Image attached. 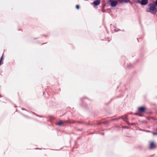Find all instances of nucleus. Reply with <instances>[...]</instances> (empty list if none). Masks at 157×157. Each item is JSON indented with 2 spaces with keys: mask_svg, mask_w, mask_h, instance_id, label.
Segmentation results:
<instances>
[{
  "mask_svg": "<svg viewBox=\"0 0 157 157\" xmlns=\"http://www.w3.org/2000/svg\"><path fill=\"white\" fill-rule=\"evenodd\" d=\"M149 12L153 14H155L156 13V7L154 4H150L149 5Z\"/></svg>",
  "mask_w": 157,
  "mask_h": 157,
  "instance_id": "f257e3e1",
  "label": "nucleus"
},
{
  "mask_svg": "<svg viewBox=\"0 0 157 157\" xmlns=\"http://www.w3.org/2000/svg\"><path fill=\"white\" fill-rule=\"evenodd\" d=\"M146 108L144 106H141L138 108V113H143L145 112Z\"/></svg>",
  "mask_w": 157,
  "mask_h": 157,
  "instance_id": "f03ea898",
  "label": "nucleus"
},
{
  "mask_svg": "<svg viewBox=\"0 0 157 157\" xmlns=\"http://www.w3.org/2000/svg\"><path fill=\"white\" fill-rule=\"evenodd\" d=\"M149 148L150 149H153L156 148V144L154 141H151L149 143Z\"/></svg>",
  "mask_w": 157,
  "mask_h": 157,
  "instance_id": "7ed1b4c3",
  "label": "nucleus"
},
{
  "mask_svg": "<svg viewBox=\"0 0 157 157\" xmlns=\"http://www.w3.org/2000/svg\"><path fill=\"white\" fill-rule=\"evenodd\" d=\"M108 2H110V5L112 7H115L117 4V2L116 1L113 0H109Z\"/></svg>",
  "mask_w": 157,
  "mask_h": 157,
  "instance_id": "20e7f679",
  "label": "nucleus"
},
{
  "mask_svg": "<svg viewBox=\"0 0 157 157\" xmlns=\"http://www.w3.org/2000/svg\"><path fill=\"white\" fill-rule=\"evenodd\" d=\"M138 2L141 4L142 5H145L148 3L147 0H142L141 2L139 1H138Z\"/></svg>",
  "mask_w": 157,
  "mask_h": 157,
  "instance_id": "39448f33",
  "label": "nucleus"
},
{
  "mask_svg": "<svg viewBox=\"0 0 157 157\" xmlns=\"http://www.w3.org/2000/svg\"><path fill=\"white\" fill-rule=\"evenodd\" d=\"M100 2V0H96L93 2V4L95 6H97L99 5Z\"/></svg>",
  "mask_w": 157,
  "mask_h": 157,
  "instance_id": "423d86ee",
  "label": "nucleus"
},
{
  "mask_svg": "<svg viewBox=\"0 0 157 157\" xmlns=\"http://www.w3.org/2000/svg\"><path fill=\"white\" fill-rule=\"evenodd\" d=\"M65 122L63 121H60L59 122L57 123V124L59 126H61L63 125L65 123Z\"/></svg>",
  "mask_w": 157,
  "mask_h": 157,
  "instance_id": "0eeeda50",
  "label": "nucleus"
},
{
  "mask_svg": "<svg viewBox=\"0 0 157 157\" xmlns=\"http://www.w3.org/2000/svg\"><path fill=\"white\" fill-rule=\"evenodd\" d=\"M129 2H130V1L129 0H123L122 1H121V3H127Z\"/></svg>",
  "mask_w": 157,
  "mask_h": 157,
  "instance_id": "6e6552de",
  "label": "nucleus"
},
{
  "mask_svg": "<svg viewBox=\"0 0 157 157\" xmlns=\"http://www.w3.org/2000/svg\"><path fill=\"white\" fill-rule=\"evenodd\" d=\"M122 119L125 121H126L127 119V117L126 116L123 117H122Z\"/></svg>",
  "mask_w": 157,
  "mask_h": 157,
  "instance_id": "1a4fd4ad",
  "label": "nucleus"
},
{
  "mask_svg": "<svg viewBox=\"0 0 157 157\" xmlns=\"http://www.w3.org/2000/svg\"><path fill=\"white\" fill-rule=\"evenodd\" d=\"M3 54L2 56V57H1L0 60V65L1 64V63L2 61V59H3Z\"/></svg>",
  "mask_w": 157,
  "mask_h": 157,
  "instance_id": "9d476101",
  "label": "nucleus"
},
{
  "mask_svg": "<svg viewBox=\"0 0 157 157\" xmlns=\"http://www.w3.org/2000/svg\"><path fill=\"white\" fill-rule=\"evenodd\" d=\"M76 8L77 9H79V6L78 5H77L76 6Z\"/></svg>",
  "mask_w": 157,
  "mask_h": 157,
  "instance_id": "9b49d317",
  "label": "nucleus"
},
{
  "mask_svg": "<svg viewBox=\"0 0 157 157\" xmlns=\"http://www.w3.org/2000/svg\"><path fill=\"white\" fill-rule=\"evenodd\" d=\"M155 6H157V0H156L155 2Z\"/></svg>",
  "mask_w": 157,
  "mask_h": 157,
  "instance_id": "f8f14e48",
  "label": "nucleus"
},
{
  "mask_svg": "<svg viewBox=\"0 0 157 157\" xmlns=\"http://www.w3.org/2000/svg\"><path fill=\"white\" fill-rule=\"evenodd\" d=\"M152 134L154 135H157V132H152Z\"/></svg>",
  "mask_w": 157,
  "mask_h": 157,
  "instance_id": "ddd939ff",
  "label": "nucleus"
},
{
  "mask_svg": "<svg viewBox=\"0 0 157 157\" xmlns=\"http://www.w3.org/2000/svg\"><path fill=\"white\" fill-rule=\"evenodd\" d=\"M117 0L120 3H121V2L123 0Z\"/></svg>",
  "mask_w": 157,
  "mask_h": 157,
  "instance_id": "4468645a",
  "label": "nucleus"
},
{
  "mask_svg": "<svg viewBox=\"0 0 157 157\" xmlns=\"http://www.w3.org/2000/svg\"><path fill=\"white\" fill-rule=\"evenodd\" d=\"M147 132H150V131H148V130H147Z\"/></svg>",
  "mask_w": 157,
  "mask_h": 157,
  "instance_id": "2eb2a0df",
  "label": "nucleus"
},
{
  "mask_svg": "<svg viewBox=\"0 0 157 157\" xmlns=\"http://www.w3.org/2000/svg\"><path fill=\"white\" fill-rule=\"evenodd\" d=\"M25 116V117H29L28 116Z\"/></svg>",
  "mask_w": 157,
  "mask_h": 157,
  "instance_id": "dca6fc26",
  "label": "nucleus"
},
{
  "mask_svg": "<svg viewBox=\"0 0 157 157\" xmlns=\"http://www.w3.org/2000/svg\"><path fill=\"white\" fill-rule=\"evenodd\" d=\"M2 97V96L1 95H0V97Z\"/></svg>",
  "mask_w": 157,
  "mask_h": 157,
  "instance_id": "f3484780",
  "label": "nucleus"
},
{
  "mask_svg": "<svg viewBox=\"0 0 157 157\" xmlns=\"http://www.w3.org/2000/svg\"><path fill=\"white\" fill-rule=\"evenodd\" d=\"M22 110H25V109H22Z\"/></svg>",
  "mask_w": 157,
  "mask_h": 157,
  "instance_id": "a211bd4d",
  "label": "nucleus"
}]
</instances>
